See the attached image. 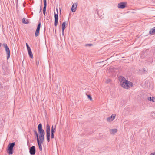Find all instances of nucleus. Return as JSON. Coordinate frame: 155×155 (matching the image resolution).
Masks as SVG:
<instances>
[{
    "mask_svg": "<svg viewBox=\"0 0 155 155\" xmlns=\"http://www.w3.org/2000/svg\"><path fill=\"white\" fill-rule=\"evenodd\" d=\"M120 85L122 87L124 88L128 89L133 86V84L128 80H125V81L121 83Z\"/></svg>",
    "mask_w": 155,
    "mask_h": 155,
    "instance_id": "f257e3e1",
    "label": "nucleus"
},
{
    "mask_svg": "<svg viewBox=\"0 0 155 155\" xmlns=\"http://www.w3.org/2000/svg\"><path fill=\"white\" fill-rule=\"evenodd\" d=\"M15 145V143H10L7 147V151L9 155H12L13 153V148Z\"/></svg>",
    "mask_w": 155,
    "mask_h": 155,
    "instance_id": "f03ea898",
    "label": "nucleus"
},
{
    "mask_svg": "<svg viewBox=\"0 0 155 155\" xmlns=\"http://www.w3.org/2000/svg\"><path fill=\"white\" fill-rule=\"evenodd\" d=\"M2 45L5 48V50L7 55V59H8L10 57V51L9 48L7 46V44L5 43H4Z\"/></svg>",
    "mask_w": 155,
    "mask_h": 155,
    "instance_id": "7ed1b4c3",
    "label": "nucleus"
},
{
    "mask_svg": "<svg viewBox=\"0 0 155 155\" xmlns=\"http://www.w3.org/2000/svg\"><path fill=\"white\" fill-rule=\"evenodd\" d=\"M41 23L40 21H39L38 24L37 28L36 30L35 31V37L38 36L39 34V32H40V29L41 28Z\"/></svg>",
    "mask_w": 155,
    "mask_h": 155,
    "instance_id": "20e7f679",
    "label": "nucleus"
},
{
    "mask_svg": "<svg viewBox=\"0 0 155 155\" xmlns=\"http://www.w3.org/2000/svg\"><path fill=\"white\" fill-rule=\"evenodd\" d=\"M127 5V3L125 2H123L119 3L118 4L117 7L118 8L123 9L125 8Z\"/></svg>",
    "mask_w": 155,
    "mask_h": 155,
    "instance_id": "39448f33",
    "label": "nucleus"
},
{
    "mask_svg": "<svg viewBox=\"0 0 155 155\" xmlns=\"http://www.w3.org/2000/svg\"><path fill=\"white\" fill-rule=\"evenodd\" d=\"M38 131L39 134H45L44 130L42 128L41 124L40 123L38 125Z\"/></svg>",
    "mask_w": 155,
    "mask_h": 155,
    "instance_id": "423d86ee",
    "label": "nucleus"
},
{
    "mask_svg": "<svg viewBox=\"0 0 155 155\" xmlns=\"http://www.w3.org/2000/svg\"><path fill=\"white\" fill-rule=\"evenodd\" d=\"M29 153L31 155H34L36 153L35 147L34 146H32L29 148Z\"/></svg>",
    "mask_w": 155,
    "mask_h": 155,
    "instance_id": "0eeeda50",
    "label": "nucleus"
},
{
    "mask_svg": "<svg viewBox=\"0 0 155 155\" xmlns=\"http://www.w3.org/2000/svg\"><path fill=\"white\" fill-rule=\"evenodd\" d=\"M57 13L54 12V25L55 26H56L58 25V9H56Z\"/></svg>",
    "mask_w": 155,
    "mask_h": 155,
    "instance_id": "6e6552de",
    "label": "nucleus"
},
{
    "mask_svg": "<svg viewBox=\"0 0 155 155\" xmlns=\"http://www.w3.org/2000/svg\"><path fill=\"white\" fill-rule=\"evenodd\" d=\"M115 115L113 114L111 116L107 118V120L108 122L112 121L115 118Z\"/></svg>",
    "mask_w": 155,
    "mask_h": 155,
    "instance_id": "1a4fd4ad",
    "label": "nucleus"
},
{
    "mask_svg": "<svg viewBox=\"0 0 155 155\" xmlns=\"http://www.w3.org/2000/svg\"><path fill=\"white\" fill-rule=\"evenodd\" d=\"M77 5L78 4L77 3H76L73 4L71 8V10L72 12H74L76 11Z\"/></svg>",
    "mask_w": 155,
    "mask_h": 155,
    "instance_id": "9d476101",
    "label": "nucleus"
},
{
    "mask_svg": "<svg viewBox=\"0 0 155 155\" xmlns=\"http://www.w3.org/2000/svg\"><path fill=\"white\" fill-rule=\"evenodd\" d=\"M46 138L47 139V140L48 142H49L50 141V132H46Z\"/></svg>",
    "mask_w": 155,
    "mask_h": 155,
    "instance_id": "9b49d317",
    "label": "nucleus"
},
{
    "mask_svg": "<svg viewBox=\"0 0 155 155\" xmlns=\"http://www.w3.org/2000/svg\"><path fill=\"white\" fill-rule=\"evenodd\" d=\"M37 142L40 150L41 151H42V148L41 144L43 143V142H39V140H38L37 141Z\"/></svg>",
    "mask_w": 155,
    "mask_h": 155,
    "instance_id": "f8f14e48",
    "label": "nucleus"
},
{
    "mask_svg": "<svg viewBox=\"0 0 155 155\" xmlns=\"http://www.w3.org/2000/svg\"><path fill=\"white\" fill-rule=\"evenodd\" d=\"M149 34L152 35L155 34V27L150 30L149 31Z\"/></svg>",
    "mask_w": 155,
    "mask_h": 155,
    "instance_id": "ddd939ff",
    "label": "nucleus"
},
{
    "mask_svg": "<svg viewBox=\"0 0 155 155\" xmlns=\"http://www.w3.org/2000/svg\"><path fill=\"white\" fill-rule=\"evenodd\" d=\"M119 78L120 84L122 83L123 82L125 81V80H127L125 78L122 76H120Z\"/></svg>",
    "mask_w": 155,
    "mask_h": 155,
    "instance_id": "4468645a",
    "label": "nucleus"
},
{
    "mask_svg": "<svg viewBox=\"0 0 155 155\" xmlns=\"http://www.w3.org/2000/svg\"><path fill=\"white\" fill-rule=\"evenodd\" d=\"M111 134H114L117 131V129H113L110 130Z\"/></svg>",
    "mask_w": 155,
    "mask_h": 155,
    "instance_id": "2eb2a0df",
    "label": "nucleus"
},
{
    "mask_svg": "<svg viewBox=\"0 0 155 155\" xmlns=\"http://www.w3.org/2000/svg\"><path fill=\"white\" fill-rule=\"evenodd\" d=\"M147 99L150 101L154 102L155 101V97H150L148 98Z\"/></svg>",
    "mask_w": 155,
    "mask_h": 155,
    "instance_id": "dca6fc26",
    "label": "nucleus"
},
{
    "mask_svg": "<svg viewBox=\"0 0 155 155\" xmlns=\"http://www.w3.org/2000/svg\"><path fill=\"white\" fill-rule=\"evenodd\" d=\"M39 137L40 139L39 142H43L44 136H43V135H39Z\"/></svg>",
    "mask_w": 155,
    "mask_h": 155,
    "instance_id": "f3484780",
    "label": "nucleus"
},
{
    "mask_svg": "<svg viewBox=\"0 0 155 155\" xmlns=\"http://www.w3.org/2000/svg\"><path fill=\"white\" fill-rule=\"evenodd\" d=\"M34 132L35 134V136L36 137L37 141L39 140V139L38 137V136L37 131H36L35 130H34Z\"/></svg>",
    "mask_w": 155,
    "mask_h": 155,
    "instance_id": "a211bd4d",
    "label": "nucleus"
},
{
    "mask_svg": "<svg viewBox=\"0 0 155 155\" xmlns=\"http://www.w3.org/2000/svg\"><path fill=\"white\" fill-rule=\"evenodd\" d=\"M66 27V22H64L62 24V30H64Z\"/></svg>",
    "mask_w": 155,
    "mask_h": 155,
    "instance_id": "6ab92c4d",
    "label": "nucleus"
},
{
    "mask_svg": "<svg viewBox=\"0 0 155 155\" xmlns=\"http://www.w3.org/2000/svg\"><path fill=\"white\" fill-rule=\"evenodd\" d=\"M50 132V126L48 124H47L46 126V132Z\"/></svg>",
    "mask_w": 155,
    "mask_h": 155,
    "instance_id": "aec40b11",
    "label": "nucleus"
},
{
    "mask_svg": "<svg viewBox=\"0 0 155 155\" xmlns=\"http://www.w3.org/2000/svg\"><path fill=\"white\" fill-rule=\"evenodd\" d=\"M22 22L23 24H28L29 23V21L28 20H26L25 18H23L22 19Z\"/></svg>",
    "mask_w": 155,
    "mask_h": 155,
    "instance_id": "412c9836",
    "label": "nucleus"
},
{
    "mask_svg": "<svg viewBox=\"0 0 155 155\" xmlns=\"http://www.w3.org/2000/svg\"><path fill=\"white\" fill-rule=\"evenodd\" d=\"M28 52L30 57L31 58H33V55L31 51H28Z\"/></svg>",
    "mask_w": 155,
    "mask_h": 155,
    "instance_id": "4be33fe9",
    "label": "nucleus"
},
{
    "mask_svg": "<svg viewBox=\"0 0 155 155\" xmlns=\"http://www.w3.org/2000/svg\"><path fill=\"white\" fill-rule=\"evenodd\" d=\"M88 98L91 101L92 100L91 96L90 95H87Z\"/></svg>",
    "mask_w": 155,
    "mask_h": 155,
    "instance_id": "5701e85b",
    "label": "nucleus"
},
{
    "mask_svg": "<svg viewBox=\"0 0 155 155\" xmlns=\"http://www.w3.org/2000/svg\"><path fill=\"white\" fill-rule=\"evenodd\" d=\"M56 130V126H55L54 127L53 126H52L51 129V130Z\"/></svg>",
    "mask_w": 155,
    "mask_h": 155,
    "instance_id": "b1692460",
    "label": "nucleus"
},
{
    "mask_svg": "<svg viewBox=\"0 0 155 155\" xmlns=\"http://www.w3.org/2000/svg\"><path fill=\"white\" fill-rule=\"evenodd\" d=\"M47 5H44L43 11H46Z\"/></svg>",
    "mask_w": 155,
    "mask_h": 155,
    "instance_id": "393cba45",
    "label": "nucleus"
},
{
    "mask_svg": "<svg viewBox=\"0 0 155 155\" xmlns=\"http://www.w3.org/2000/svg\"><path fill=\"white\" fill-rule=\"evenodd\" d=\"M151 114L153 117H155V112H152Z\"/></svg>",
    "mask_w": 155,
    "mask_h": 155,
    "instance_id": "a878e982",
    "label": "nucleus"
},
{
    "mask_svg": "<svg viewBox=\"0 0 155 155\" xmlns=\"http://www.w3.org/2000/svg\"><path fill=\"white\" fill-rule=\"evenodd\" d=\"M93 45V44H85V46H92Z\"/></svg>",
    "mask_w": 155,
    "mask_h": 155,
    "instance_id": "bb28decb",
    "label": "nucleus"
},
{
    "mask_svg": "<svg viewBox=\"0 0 155 155\" xmlns=\"http://www.w3.org/2000/svg\"><path fill=\"white\" fill-rule=\"evenodd\" d=\"M55 131V130H51V134H54Z\"/></svg>",
    "mask_w": 155,
    "mask_h": 155,
    "instance_id": "cd10ccee",
    "label": "nucleus"
},
{
    "mask_svg": "<svg viewBox=\"0 0 155 155\" xmlns=\"http://www.w3.org/2000/svg\"><path fill=\"white\" fill-rule=\"evenodd\" d=\"M28 50V51H31V49L30 47H28L27 48Z\"/></svg>",
    "mask_w": 155,
    "mask_h": 155,
    "instance_id": "c85d7f7f",
    "label": "nucleus"
},
{
    "mask_svg": "<svg viewBox=\"0 0 155 155\" xmlns=\"http://www.w3.org/2000/svg\"><path fill=\"white\" fill-rule=\"evenodd\" d=\"M51 138L52 139H53L54 138V134H51Z\"/></svg>",
    "mask_w": 155,
    "mask_h": 155,
    "instance_id": "c756f323",
    "label": "nucleus"
},
{
    "mask_svg": "<svg viewBox=\"0 0 155 155\" xmlns=\"http://www.w3.org/2000/svg\"><path fill=\"white\" fill-rule=\"evenodd\" d=\"M115 68L114 67H111L110 68V69L111 71V69H112L113 71H114Z\"/></svg>",
    "mask_w": 155,
    "mask_h": 155,
    "instance_id": "7c9ffc66",
    "label": "nucleus"
},
{
    "mask_svg": "<svg viewBox=\"0 0 155 155\" xmlns=\"http://www.w3.org/2000/svg\"><path fill=\"white\" fill-rule=\"evenodd\" d=\"M44 0V5H47L46 0Z\"/></svg>",
    "mask_w": 155,
    "mask_h": 155,
    "instance_id": "2f4dec72",
    "label": "nucleus"
},
{
    "mask_svg": "<svg viewBox=\"0 0 155 155\" xmlns=\"http://www.w3.org/2000/svg\"><path fill=\"white\" fill-rule=\"evenodd\" d=\"M149 155H155V152L152 153Z\"/></svg>",
    "mask_w": 155,
    "mask_h": 155,
    "instance_id": "473e14b6",
    "label": "nucleus"
},
{
    "mask_svg": "<svg viewBox=\"0 0 155 155\" xmlns=\"http://www.w3.org/2000/svg\"><path fill=\"white\" fill-rule=\"evenodd\" d=\"M42 10V7H41L40 6V12H39V13H40L41 12V11Z\"/></svg>",
    "mask_w": 155,
    "mask_h": 155,
    "instance_id": "72a5a7b5",
    "label": "nucleus"
},
{
    "mask_svg": "<svg viewBox=\"0 0 155 155\" xmlns=\"http://www.w3.org/2000/svg\"><path fill=\"white\" fill-rule=\"evenodd\" d=\"M26 45L27 48H28V47H29V45H28V44H27V43H26Z\"/></svg>",
    "mask_w": 155,
    "mask_h": 155,
    "instance_id": "f704fd0d",
    "label": "nucleus"
},
{
    "mask_svg": "<svg viewBox=\"0 0 155 155\" xmlns=\"http://www.w3.org/2000/svg\"><path fill=\"white\" fill-rule=\"evenodd\" d=\"M43 11V14L44 15H45L46 14V11Z\"/></svg>",
    "mask_w": 155,
    "mask_h": 155,
    "instance_id": "c9c22d12",
    "label": "nucleus"
},
{
    "mask_svg": "<svg viewBox=\"0 0 155 155\" xmlns=\"http://www.w3.org/2000/svg\"><path fill=\"white\" fill-rule=\"evenodd\" d=\"M27 143H28V145L29 147L30 146V143H29V141H28Z\"/></svg>",
    "mask_w": 155,
    "mask_h": 155,
    "instance_id": "e433bc0d",
    "label": "nucleus"
},
{
    "mask_svg": "<svg viewBox=\"0 0 155 155\" xmlns=\"http://www.w3.org/2000/svg\"><path fill=\"white\" fill-rule=\"evenodd\" d=\"M64 30H62V34L64 35Z\"/></svg>",
    "mask_w": 155,
    "mask_h": 155,
    "instance_id": "4c0bfd02",
    "label": "nucleus"
},
{
    "mask_svg": "<svg viewBox=\"0 0 155 155\" xmlns=\"http://www.w3.org/2000/svg\"><path fill=\"white\" fill-rule=\"evenodd\" d=\"M39 61H36V64L37 65L38 64H39Z\"/></svg>",
    "mask_w": 155,
    "mask_h": 155,
    "instance_id": "58836bf2",
    "label": "nucleus"
},
{
    "mask_svg": "<svg viewBox=\"0 0 155 155\" xmlns=\"http://www.w3.org/2000/svg\"><path fill=\"white\" fill-rule=\"evenodd\" d=\"M44 135H45V134H39V135H41V136L43 135V136H44Z\"/></svg>",
    "mask_w": 155,
    "mask_h": 155,
    "instance_id": "ea45409f",
    "label": "nucleus"
},
{
    "mask_svg": "<svg viewBox=\"0 0 155 155\" xmlns=\"http://www.w3.org/2000/svg\"><path fill=\"white\" fill-rule=\"evenodd\" d=\"M143 71H145L146 72H147V71L145 70V68H143Z\"/></svg>",
    "mask_w": 155,
    "mask_h": 155,
    "instance_id": "a19ab883",
    "label": "nucleus"
},
{
    "mask_svg": "<svg viewBox=\"0 0 155 155\" xmlns=\"http://www.w3.org/2000/svg\"><path fill=\"white\" fill-rule=\"evenodd\" d=\"M97 13L98 15H99V16H100V17H101V16H100V15H99V11H97Z\"/></svg>",
    "mask_w": 155,
    "mask_h": 155,
    "instance_id": "79ce46f5",
    "label": "nucleus"
}]
</instances>
